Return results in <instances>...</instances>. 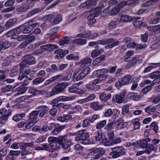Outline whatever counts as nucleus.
Here are the masks:
<instances>
[{"instance_id":"9","label":"nucleus","mask_w":160,"mask_h":160,"mask_svg":"<svg viewBox=\"0 0 160 160\" xmlns=\"http://www.w3.org/2000/svg\"><path fill=\"white\" fill-rule=\"evenodd\" d=\"M90 71L89 68H87L84 69L79 74H78L75 79L76 81H78L84 78Z\"/></svg>"},{"instance_id":"42","label":"nucleus","mask_w":160,"mask_h":160,"mask_svg":"<svg viewBox=\"0 0 160 160\" xmlns=\"http://www.w3.org/2000/svg\"><path fill=\"white\" fill-rule=\"evenodd\" d=\"M25 116V114L22 113V114H18L16 115L15 116H14L13 118V119L15 121H18L21 118L24 117Z\"/></svg>"},{"instance_id":"61","label":"nucleus","mask_w":160,"mask_h":160,"mask_svg":"<svg viewBox=\"0 0 160 160\" xmlns=\"http://www.w3.org/2000/svg\"><path fill=\"white\" fill-rule=\"evenodd\" d=\"M28 65L27 62L25 59L20 64V69H22L23 68L25 67L26 66H28Z\"/></svg>"},{"instance_id":"41","label":"nucleus","mask_w":160,"mask_h":160,"mask_svg":"<svg viewBox=\"0 0 160 160\" xmlns=\"http://www.w3.org/2000/svg\"><path fill=\"white\" fill-rule=\"evenodd\" d=\"M160 76V71H157L150 73L149 77L152 79H154Z\"/></svg>"},{"instance_id":"39","label":"nucleus","mask_w":160,"mask_h":160,"mask_svg":"<svg viewBox=\"0 0 160 160\" xmlns=\"http://www.w3.org/2000/svg\"><path fill=\"white\" fill-rule=\"evenodd\" d=\"M138 0H128L127 1L124 2L120 4L122 6L130 5H132Z\"/></svg>"},{"instance_id":"64","label":"nucleus","mask_w":160,"mask_h":160,"mask_svg":"<svg viewBox=\"0 0 160 160\" xmlns=\"http://www.w3.org/2000/svg\"><path fill=\"white\" fill-rule=\"evenodd\" d=\"M108 77V76L104 74H101L98 76V78L99 81H102Z\"/></svg>"},{"instance_id":"35","label":"nucleus","mask_w":160,"mask_h":160,"mask_svg":"<svg viewBox=\"0 0 160 160\" xmlns=\"http://www.w3.org/2000/svg\"><path fill=\"white\" fill-rule=\"evenodd\" d=\"M114 122L112 121L108 123L105 127V129L107 131H110L114 129Z\"/></svg>"},{"instance_id":"23","label":"nucleus","mask_w":160,"mask_h":160,"mask_svg":"<svg viewBox=\"0 0 160 160\" xmlns=\"http://www.w3.org/2000/svg\"><path fill=\"white\" fill-rule=\"evenodd\" d=\"M96 3V2H94L92 0L88 1L81 4L80 6L81 8H83L86 6L87 7V8H88L89 7L95 6Z\"/></svg>"},{"instance_id":"33","label":"nucleus","mask_w":160,"mask_h":160,"mask_svg":"<svg viewBox=\"0 0 160 160\" xmlns=\"http://www.w3.org/2000/svg\"><path fill=\"white\" fill-rule=\"evenodd\" d=\"M130 98L136 101L139 100L140 97L139 95H138L137 93L133 92H132L129 94Z\"/></svg>"},{"instance_id":"59","label":"nucleus","mask_w":160,"mask_h":160,"mask_svg":"<svg viewBox=\"0 0 160 160\" xmlns=\"http://www.w3.org/2000/svg\"><path fill=\"white\" fill-rule=\"evenodd\" d=\"M35 19H36L35 18H33L32 19L28 21L26 23H27L29 25H33V28H34L38 24V23L37 22H35L34 23V22H35Z\"/></svg>"},{"instance_id":"54","label":"nucleus","mask_w":160,"mask_h":160,"mask_svg":"<svg viewBox=\"0 0 160 160\" xmlns=\"http://www.w3.org/2000/svg\"><path fill=\"white\" fill-rule=\"evenodd\" d=\"M129 106L126 104L122 108V113L125 114L128 113L129 111Z\"/></svg>"},{"instance_id":"44","label":"nucleus","mask_w":160,"mask_h":160,"mask_svg":"<svg viewBox=\"0 0 160 160\" xmlns=\"http://www.w3.org/2000/svg\"><path fill=\"white\" fill-rule=\"evenodd\" d=\"M106 124V120H103L97 124L96 126V128L97 129L101 128H102Z\"/></svg>"},{"instance_id":"63","label":"nucleus","mask_w":160,"mask_h":160,"mask_svg":"<svg viewBox=\"0 0 160 160\" xmlns=\"http://www.w3.org/2000/svg\"><path fill=\"white\" fill-rule=\"evenodd\" d=\"M57 109L56 108H54L51 109L49 111V114L52 116H54L56 115L57 112Z\"/></svg>"},{"instance_id":"20","label":"nucleus","mask_w":160,"mask_h":160,"mask_svg":"<svg viewBox=\"0 0 160 160\" xmlns=\"http://www.w3.org/2000/svg\"><path fill=\"white\" fill-rule=\"evenodd\" d=\"M91 107L95 110H101L102 108L103 105L99 104L98 102H93L91 103Z\"/></svg>"},{"instance_id":"37","label":"nucleus","mask_w":160,"mask_h":160,"mask_svg":"<svg viewBox=\"0 0 160 160\" xmlns=\"http://www.w3.org/2000/svg\"><path fill=\"white\" fill-rule=\"evenodd\" d=\"M66 58L68 60L76 61L79 59V57L78 56H75L73 54H71L68 55L66 56Z\"/></svg>"},{"instance_id":"52","label":"nucleus","mask_w":160,"mask_h":160,"mask_svg":"<svg viewBox=\"0 0 160 160\" xmlns=\"http://www.w3.org/2000/svg\"><path fill=\"white\" fill-rule=\"evenodd\" d=\"M7 153V149L6 147H4L0 150V155L1 157L5 156Z\"/></svg>"},{"instance_id":"27","label":"nucleus","mask_w":160,"mask_h":160,"mask_svg":"<svg viewBox=\"0 0 160 160\" xmlns=\"http://www.w3.org/2000/svg\"><path fill=\"white\" fill-rule=\"evenodd\" d=\"M92 62L91 59L88 58H86L82 59L80 62V65L83 67L87 64H90Z\"/></svg>"},{"instance_id":"48","label":"nucleus","mask_w":160,"mask_h":160,"mask_svg":"<svg viewBox=\"0 0 160 160\" xmlns=\"http://www.w3.org/2000/svg\"><path fill=\"white\" fill-rule=\"evenodd\" d=\"M62 19V16L60 14H58L53 21L55 24H57L61 22Z\"/></svg>"},{"instance_id":"14","label":"nucleus","mask_w":160,"mask_h":160,"mask_svg":"<svg viewBox=\"0 0 160 160\" xmlns=\"http://www.w3.org/2000/svg\"><path fill=\"white\" fill-rule=\"evenodd\" d=\"M48 107L47 106L43 105L41 106L38 107L36 109H40V113L39 116L41 118L43 117L46 114L48 110Z\"/></svg>"},{"instance_id":"7","label":"nucleus","mask_w":160,"mask_h":160,"mask_svg":"<svg viewBox=\"0 0 160 160\" xmlns=\"http://www.w3.org/2000/svg\"><path fill=\"white\" fill-rule=\"evenodd\" d=\"M33 25H29L27 23L19 26L21 32L24 34L29 33L34 28Z\"/></svg>"},{"instance_id":"30","label":"nucleus","mask_w":160,"mask_h":160,"mask_svg":"<svg viewBox=\"0 0 160 160\" xmlns=\"http://www.w3.org/2000/svg\"><path fill=\"white\" fill-rule=\"evenodd\" d=\"M16 18H13L8 20L5 24L6 27L8 28H9L12 26L17 22Z\"/></svg>"},{"instance_id":"29","label":"nucleus","mask_w":160,"mask_h":160,"mask_svg":"<svg viewBox=\"0 0 160 160\" xmlns=\"http://www.w3.org/2000/svg\"><path fill=\"white\" fill-rule=\"evenodd\" d=\"M102 49L99 50L95 49L91 53V57L93 58H95L101 54L103 52Z\"/></svg>"},{"instance_id":"4","label":"nucleus","mask_w":160,"mask_h":160,"mask_svg":"<svg viewBox=\"0 0 160 160\" xmlns=\"http://www.w3.org/2000/svg\"><path fill=\"white\" fill-rule=\"evenodd\" d=\"M35 72V71H31L29 69H28L26 70L24 72H20L19 75L18 79L19 80H22L23 79L24 82V85H27L29 83V81H31L32 79L28 77V75L29 74L30 72Z\"/></svg>"},{"instance_id":"2","label":"nucleus","mask_w":160,"mask_h":160,"mask_svg":"<svg viewBox=\"0 0 160 160\" xmlns=\"http://www.w3.org/2000/svg\"><path fill=\"white\" fill-rule=\"evenodd\" d=\"M58 144L62 145L64 151L66 153L68 152L70 150L71 141L67 139V136L64 135L58 137Z\"/></svg>"},{"instance_id":"24","label":"nucleus","mask_w":160,"mask_h":160,"mask_svg":"<svg viewBox=\"0 0 160 160\" xmlns=\"http://www.w3.org/2000/svg\"><path fill=\"white\" fill-rule=\"evenodd\" d=\"M112 150L113 152H117L121 156L125 153L124 149L122 147H115L113 148Z\"/></svg>"},{"instance_id":"57","label":"nucleus","mask_w":160,"mask_h":160,"mask_svg":"<svg viewBox=\"0 0 160 160\" xmlns=\"http://www.w3.org/2000/svg\"><path fill=\"white\" fill-rule=\"evenodd\" d=\"M113 114V112L112 110L111 109H108L105 112L104 116L105 117H110Z\"/></svg>"},{"instance_id":"62","label":"nucleus","mask_w":160,"mask_h":160,"mask_svg":"<svg viewBox=\"0 0 160 160\" xmlns=\"http://www.w3.org/2000/svg\"><path fill=\"white\" fill-rule=\"evenodd\" d=\"M29 122L25 126V128L27 129H30L32 127L34 124L36 123L32 121V120H28Z\"/></svg>"},{"instance_id":"53","label":"nucleus","mask_w":160,"mask_h":160,"mask_svg":"<svg viewBox=\"0 0 160 160\" xmlns=\"http://www.w3.org/2000/svg\"><path fill=\"white\" fill-rule=\"evenodd\" d=\"M78 88L76 87L75 85H72L68 89V91L70 92L75 93H77L78 92Z\"/></svg>"},{"instance_id":"58","label":"nucleus","mask_w":160,"mask_h":160,"mask_svg":"<svg viewBox=\"0 0 160 160\" xmlns=\"http://www.w3.org/2000/svg\"><path fill=\"white\" fill-rule=\"evenodd\" d=\"M90 120L88 119H84L82 123V126L83 127H86L90 124Z\"/></svg>"},{"instance_id":"38","label":"nucleus","mask_w":160,"mask_h":160,"mask_svg":"<svg viewBox=\"0 0 160 160\" xmlns=\"http://www.w3.org/2000/svg\"><path fill=\"white\" fill-rule=\"evenodd\" d=\"M139 121V120L138 118H136L132 120V122L133 123L134 128L135 129H138L140 128V123Z\"/></svg>"},{"instance_id":"11","label":"nucleus","mask_w":160,"mask_h":160,"mask_svg":"<svg viewBox=\"0 0 160 160\" xmlns=\"http://www.w3.org/2000/svg\"><path fill=\"white\" fill-rule=\"evenodd\" d=\"M58 48V45L51 44L42 45L40 46V48L42 50V52L47 51H49L52 49H57Z\"/></svg>"},{"instance_id":"13","label":"nucleus","mask_w":160,"mask_h":160,"mask_svg":"<svg viewBox=\"0 0 160 160\" xmlns=\"http://www.w3.org/2000/svg\"><path fill=\"white\" fill-rule=\"evenodd\" d=\"M89 12L87 11V13ZM90 14L88 17V19H95L94 18L97 17L100 12L99 8H95L93 11H90Z\"/></svg>"},{"instance_id":"5","label":"nucleus","mask_w":160,"mask_h":160,"mask_svg":"<svg viewBox=\"0 0 160 160\" xmlns=\"http://www.w3.org/2000/svg\"><path fill=\"white\" fill-rule=\"evenodd\" d=\"M69 85L68 82H64L60 83L53 88L56 94H58L65 91V88Z\"/></svg>"},{"instance_id":"28","label":"nucleus","mask_w":160,"mask_h":160,"mask_svg":"<svg viewBox=\"0 0 160 160\" xmlns=\"http://www.w3.org/2000/svg\"><path fill=\"white\" fill-rule=\"evenodd\" d=\"M132 78V77L130 75H127L124 77L121 80L122 84L124 85L128 84Z\"/></svg>"},{"instance_id":"55","label":"nucleus","mask_w":160,"mask_h":160,"mask_svg":"<svg viewBox=\"0 0 160 160\" xmlns=\"http://www.w3.org/2000/svg\"><path fill=\"white\" fill-rule=\"evenodd\" d=\"M45 94H46V97H51L56 94L53 88L50 92L46 91V93Z\"/></svg>"},{"instance_id":"3","label":"nucleus","mask_w":160,"mask_h":160,"mask_svg":"<svg viewBox=\"0 0 160 160\" xmlns=\"http://www.w3.org/2000/svg\"><path fill=\"white\" fill-rule=\"evenodd\" d=\"M85 131L84 130L79 131L78 132V134L75 137V140L82 144L86 145L89 143L88 140L89 135L88 133L85 132Z\"/></svg>"},{"instance_id":"6","label":"nucleus","mask_w":160,"mask_h":160,"mask_svg":"<svg viewBox=\"0 0 160 160\" xmlns=\"http://www.w3.org/2000/svg\"><path fill=\"white\" fill-rule=\"evenodd\" d=\"M119 17L116 20L118 22H128L133 20V18L128 15L121 13L119 14Z\"/></svg>"},{"instance_id":"10","label":"nucleus","mask_w":160,"mask_h":160,"mask_svg":"<svg viewBox=\"0 0 160 160\" xmlns=\"http://www.w3.org/2000/svg\"><path fill=\"white\" fill-rule=\"evenodd\" d=\"M40 111L35 110L29 114V120L37 122L38 120V115Z\"/></svg>"},{"instance_id":"45","label":"nucleus","mask_w":160,"mask_h":160,"mask_svg":"<svg viewBox=\"0 0 160 160\" xmlns=\"http://www.w3.org/2000/svg\"><path fill=\"white\" fill-rule=\"evenodd\" d=\"M102 131L99 130L97 132L95 138L97 141H100L102 138Z\"/></svg>"},{"instance_id":"8","label":"nucleus","mask_w":160,"mask_h":160,"mask_svg":"<svg viewBox=\"0 0 160 160\" xmlns=\"http://www.w3.org/2000/svg\"><path fill=\"white\" fill-rule=\"evenodd\" d=\"M21 33V32L19 26L8 32L7 34V36L8 37H11L12 39H16L17 38V36Z\"/></svg>"},{"instance_id":"26","label":"nucleus","mask_w":160,"mask_h":160,"mask_svg":"<svg viewBox=\"0 0 160 160\" xmlns=\"http://www.w3.org/2000/svg\"><path fill=\"white\" fill-rule=\"evenodd\" d=\"M38 1V0H27V4L25 6L26 10L29 9L33 7L34 4L32 3V2Z\"/></svg>"},{"instance_id":"51","label":"nucleus","mask_w":160,"mask_h":160,"mask_svg":"<svg viewBox=\"0 0 160 160\" xmlns=\"http://www.w3.org/2000/svg\"><path fill=\"white\" fill-rule=\"evenodd\" d=\"M20 153L21 151L19 150L13 151L11 150L10 152V156H18L20 154Z\"/></svg>"},{"instance_id":"21","label":"nucleus","mask_w":160,"mask_h":160,"mask_svg":"<svg viewBox=\"0 0 160 160\" xmlns=\"http://www.w3.org/2000/svg\"><path fill=\"white\" fill-rule=\"evenodd\" d=\"M70 109H72V111H71L69 112L70 114H73L78 111L81 112L82 111V108L81 107L77 105L74 103L71 104Z\"/></svg>"},{"instance_id":"47","label":"nucleus","mask_w":160,"mask_h":160,"mask_svg":"<svg viewBox=\"0 0 160 160\" xmlns=\"http://www.w3.org/2000/svg\"><path fill=\"white\" fill-rule=\"evenodd\" d=\"M27 36V38H26V40L29 44L35 40V37L34 35H29Z\"/></svg>"},{"instance_id":"60","label":"nucleus","mask_w":160,"mask_h":160,"mask_svg":"<svg viewBox=\"0 0 160 160\" xmlns=\"http://www.w3.org/2000/svg\"><path fill=\"white\" fill-rule=\"evenodd\" d=\"M27 38V35H20L17 37L16 39L19 42L23 41Z\"/></svg>"},{"instance_id":"49","label":"nucleus","mask_w":160,"mask_h":160,"mask_svg":"<svg viewBox=\"0 0 160 160\" xmlns=\"http://www.w3.org/2000/svg\"><path fill=\"white\" fill-rule=\"evenodd\" d=\"M12 87L10 85H8L4 88H1V90L2 92L5 93L7 92H9L11 90Z\"/></svg>"},{"instance_id":"43","label":"nucleus","mask_w":160,"mask_h":160,"mask_svg":"<svg viewBox=\"0 0 160 160\" xmlns=\"http://www.w3.org/2000/svg\"><path fill=\"white\" fill-rule=\"evenodd\" d=\"M70 38L68 37H65L63 38L59 42V45L62 46L64 44H67L70 41Z\"/></svg>"},{"instance_id":"15","label":"nucleus","mask_w":160,"mask_h":160,"mask_svg":"<svg viewBox=\"0 0 160 160\" xmlns=\"http://www.w3.org/2000/svg\"><path fill=\"white\" fill-rule=\"evenodd\" d=\"M151 140V139L149 138L142 139L140 141H138L137 143L139 144V146L141 148H145L148 144V142H149Z\"/></svg>"},{"instance_id":"50","label":"nucleus","mask_w":160,"mask_h":160,"mask_svg":"<svg viewBox=\"0 0 160 160\" xmlns=\"http://www.w3.org/2000/svg\"><path fill=\"white\" fill-rule=\"evenodd\" d=\"M58 137L56 138L53 137H50L48 138V140L49 143H52L53 142H58Z\"/></svg>"},{"instance_id":"34","label":"nucleus","mask_w":160,"mask_h":160,"mask_svg":"<svg viewBox=\"0 0 160 160\" xmlns=\"http://www.w3.org/2000/svg\"><path fill=\"white\" fill-rule=\"evenodd\" d=\"M0 43L3 46L4 49L9 48L11 45V44L8 41L4 40L1 41Z\"/></svg>"},{"instance_id":"16","label":"nucleus","mask_w":160,"mask_h":160,"mask_svg":"<svg viewBox=\"0 0 160 160\" xmlns=\"http://www.w3.org/2000/svg\"><path fill=\"white\" fill-rule=\"evenodd\" d=\"M126 93V92L124 91L122 92L120 95H116L115 98L116 102L118 103H121L124 101L123 99Z\"/></svg>"},{"instance_id":"1","label":"nucleus","mask_w":160,"mask_h":160,"mask_svg":"<svg viewBox=\"0 0 160 160\" xmlns=\"http://www.w3.org/2000/svg\"><path fill=\"white\" fill-rule=\"evenodd\" d=\"M119 43V42H115L114 40L112 38H110L102 41L100 40L97 42H91L88 43V46L90 47H94L95 48L98 47V44L106 45L108 44L106 46L107 48H112L117 45Z\"/></svg>"},{"instance_id":"18","label":"nucleus","mask_w":160,"mask_h":160,"mask_svg":"<svg viewBox=\"0 0 160 160\" xmlns=\"http://www.w3.org/2000/svg\"><path fill=\"white\" fill-rule=\"evenodd\" d=\"M65 127L64 126H60L59 124L55 125V128L52 132L51 134L52 135H57L58 134L62 129H63Z\"/></svg>"},{"instance_id":"40","label":"nucleus","mask_w":160,"mask_h":160,"mask_svg":"<svg viewBox=\"0 0 160 160\" xmlns=\"http://www.w3.org/2000/svg\"><path fill=\"white\" fill-rule=\"evenodd\" d=\"M45 79L42 77H38L33 81V83L34 85H38L43 82Z\"/></svg>"},{"instance_id":"17","label":"nucleus","mask_w":160,"mask_h":160,"mask_svg":"<svg viewBox=\"0 0 160 160\" xmlns=\"http://www.w3.org/2000/svg\"><path fill=\"white\" fill-rule=\"evenodd\" d=\"M28 65H32L36 63L34 57L31 56L30 55H26L23 57Z\"/></svg>"},{"instance_id":"36","label":"nucleus","mask_w":160,"mask_h":160,"mask_svg":"<svg viewBox=\"0 0 160 160\" xmlns=\"http://www.w3.org/2000/svg\"><path fill=\"white\" fill-rule=\"evenodd\" d=\"M120 11V9L118 7H115L112 8L109 11V14L111 16L117 15Z\"/></svg>"},{"instance_id":"31","label":"nucleus","mask_w":160,"mask_h":160,"mask_svg":"<svg viewBox=\"0 0 160 160\" xmlns=\"http://www.w3.org/2000/svg\"><path fill=\"white\" fill-rule=\"evenodd\" d=\"M87 41L86 39H76L74 40L73 42L74 43L78 44L83 45L87 43Z\"/></svg>"},{"instance_id":"22","label":"nucleus","mask_w":160,"mask_h":160,"mask_svg":"<svg viewBox=\"0 0 160 160\" xmlns=\"http://www.w3.org/2000/svg\"><path fill=\"white\" fill-rule=\"evenodd\" d=\"M49 151L51 152H53L59 148V147L57 142L49 143Z\"/></svg>"},{"instance_id":"25","label":"nucleus","mask_w":160,"mask_h":160,"mask_svg":"<svg viewBox=\"0 0 160 160\" xmlns=\"http://www.w3.org/2000/svg\"><path fill=\"white\" fill-rule=\"evenodd\" d=\"M43 9H40L39 8H37L34 9L33 10L31 11L27 14V17L28 18L31 17L35 14L40 12Z\"/></svg>"},{"instance_id":"32","label":"nucleus","mask_w":160,"mask_h":160,"mask_svg":"<svg viewBox=\"0 0 160 160\" xmlns=\"http://www.w3.org/2000/svg\"><path fill=\"white\" fill-rule=\"evenodd\" d=\"M61 101L65 102L67 101H69L72 100L75 98L76 97L75 96H60Z\"/></svg>"},{"instance_id":"56","label":"nucleus","mask_w":160,"mask_h":160,"mask_svg":"<svg viewBox=\"0 0 160 160\" xmlns=\"http://www.w3.org/2000/svg\"><path fill=\"white\" fill-rule=\"evenodd\" d=\"M14 0H8L6 1L4 3L5 7H9L12 6L15 2Z\"/></svg>"},{"instance_id":"19","label":"nucleus","mask_w":160,"mask_h":160,"mask_svg":"<svg viewBox=\"0 0 160 160\" xmlns=\"http://www.w3.org/2000/svg\"><path fill=\"white\" fill-rule=\"evenodd\" d=\"M145 148H146V150L145 151V152L148 154L151 153L152 151L156 152L158 149L157 148H155L154 146L151 144H148Z\"/></svg>"},{"instance_id":"12","label":"nucleus","mask_w":160,"mask_h":160,"mask_svg":"<svg viewBox=\"0 0 160 160\" xmlns=\"http://www.w3.org/2000/svg\"><path fill=\"white\" fill-rule=\"evenodd\" d=\"M16 58L13 55H10L7 57L4 60L3 63L5 66H8L11 63L15 61Z\"/></svg>"},{"instance_id":"46","label":"nucleus","mask_w":160,"mask_h":160,"mask_svg":"<svg viewBox=\"0 0 160 160\" xmlns=\"http://www.w3.org/2000/svg\"><path fill=\"white\" fill-rule=\"evenodd\" d=\"M143 22L139 21H135L133 22V24L134 26L138 28H140V27L142 25Z\"/></svg>"}]
</instances>
